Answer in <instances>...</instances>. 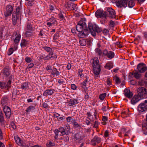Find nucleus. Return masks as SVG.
Returning <instances> with one entry per match:
<instances>
[{"mask_svg":"<svg viewBox=\"0 0 147 147\" xmlns=\"http://www.w3.org/2000/svg\"><path fill=\"white\" fill-rule=\"evenodd\" d=\"M76 30L79 33L78 35L80 38H84L88 34L89 31L88 30L86 23L82 21H80L76 26Z\"/></svg>","mask_w":147,"mask_h":147,"instance_id":"1","label":"nucleus"},{"mask_svg":"<svg viewBox=\"0 0 147 147\" xmlns=\"http://www.w3.org/2000/svg\"><path fill=\"white\" fill-rule=\"evenodd\" d=\"M99 61L98 58L95 57L94 58L92 62L93 73L97 77H98L99 74L101 69V66L99 63Z\"/></svg>","mask_w":147,"mask_h":147,"instance_id":"2","label":"nucleus"},{"mask_svg":"<svg viewBox=\"0 0 147 147\" xmlns=\"http://www.w3.org/2000/svg\"><path fill=\"white\" fill-rule=\"evenodd\" d=\"M88 28L89 31L93 36L96 35V32L99 33L102 31V29L95 24H92L91 23H89Z\"/></svg>","mask_w":147,"mask_h":147,"instance_id":"3","label":"nucleus"},{"mask_svg":"<svg viewBox=\"0 0 147 147\" xmlns=\"http://www.w3.org/2000/svg\"><path fill=\"white\" fill-rule=\"evenodd\" d=\"M137 110L140 113L145 112L147 111V100L140 103L137 107Z\"/></svg>","mask_w":147,"mask_h":147,"instance_id":"4","label":"nucleus"},{"mask_svg":"<svg viewBox=\"0 0 147 147\" xmlns=\"http://www.w3.org/2000/svg\"><path fill=\"white\" fill-rule=\"evenodd\" d=\"M138 95L140 97H144L147 98V90L143 87H140L137 89Z\"/></svg>","mask_w":147,"mask_h":147,"instance_id":"5","label":"nucleus"},{"mask_svg":"<svg viewBox=\"0 0 147 147\" xmlns=\"http://www.w3.org/2000/svg\"><path fill=\"white\" fill-rule=\"evenodd\" d=\"M95 16L98 18H106L107 17V12L101 10H98L95 13Z\"/></svg>","mask_w":147,"mask_h":147,"instance_id":"6","label":"nucleus"},{"mask_svg":"<svg viewBox=\"0 0 147 147\" xmlns=\"http://www.w3.org/2000/svg\"><path fill=\"white\" fill-rule=\"evenodd\" d=\"M107 14L108 17L110 18H115L116 13L115 11L112 8L108 7L107 9Z\"/></svg>","mask_w":147,"mask_h":147,"instance_id":"7","label":"nucleus"},{"mask_svg":"<svg viewBox=\"0 0 147 147\" xmlns=\"http://www.w3.org/2000/svg\"><path fill=\"white\" fill-rule=\"evenodd\" d=\"M129 0H119L116 3V5L119 8L126 7L127 6Z\"/></svg>","mask_w":147,"mask_h":147,"instance_id":"8","label":"nucleus"},{"mask_svg":"<svg viewBox=\"0 0 147 147\" xmlns=\"http://www.w3.org/2000/svg\"><path fill=\"white\" fill-rule=\"evenodd\" d=\"M137 69L140 73H144L147 70V67L143 63H140L137 65Z\"/></svg>","mask_w":147,"mask_h":147,"instance_id":"9","label":"nucleus"},{"mask_svg":"<svg viewBox=\"0 0 147 147\" xmlns=\"http://www.w3.org/2000/svg\"><path fill=\"white\" fill-rule=\"evenodd\" d=\"M3 110L7 118V119H9L11 113L10 108L7 106H5L3 107Z\"/></svg>","mask_w":147,"mask_h":147,"instance_id":"10","label":"nucleus"},{"mask_svg":"<svg viewBox=\"0 0 147 147\" xmlns=\"http://www.w3.org/2000/svg\"><path fill=\"white\" fill-rule=\"evenodd\" d=\"M1 73L4 77L7 78L10 75L11 70L9 67L6 66L2 70Z\"/></svg>","mask_w":147,"mask_h":147,"instance_id":"11","label":"nucleus"},{"mask_svg":"<svg viewBox=\"0 0 147 147\" xmlns=\"http://www.w3.org/2000/svg\"><path fill=\"white\" fill-rule=\"evenodd\" d=\"M84 137V135L81 133H76L74 135V138L76 141H81Z\"/></svg>","mask_w":147,"mask_h":147,"instance_id":"12","label":"nucleus"},{"mask_svg":"<svg viewBox=\"0 0 147 147\" xmlns=\"http://www.w3.org/2000/svg\"><path fill=\"white\" fill-rule=\"evenodd\" d=\"M141 99V97L139 95H134L131 100V103L132 105H135Z\"/></svg>","mask_w":147,"mask_h":147,"instance_id":"13","label":"nucleus"},{"mask_svg":"<svg viewBox=\"0 0 147 147\" xmlns=\"http://www.w3.org/2000/svg\"><path fill=\"white\" fill-rule=\"evenodd\" d=\"M101 142V138L97 136H95L91 140L90 143L93 145L95 146L96 144H98Z\"/></svg>","mask_w":147,"mask_h":147,"instance_id":"14","label":"nucleus"},{"mask_svg":"<svg viewBox=\"0 0 147 147\" xmlns=\"http://www.w3.org/2000/svg\"><path fill=\"white\" fill-rule=\"evenodd\" d=\"M55 92V90L53 89H48L43 93V95L44 96L51 95Z\"/></svg>","mask_w":147,"mask_h":147,"instance_id":"15","label":"nucleus"},{"mask_svg":"<svg viewBox=\"0 0 147 147\" xmlns=\"http://www.w3.org/2000/svg\"><path fill=\"white\" fill-rule=\"evenodd\" d=\"M124 95L125 96L129 98H131L133 94L132 92L130 91V90L128 88H126L124 91Z\"/></svg>","mask_w":147,"mask_h":147,"instance_id":"16","label":"nucleus"},{"mask_svg":"<svg viewBox=\"0 0 147 147\" xmlns=\"http://www.w3.org/2000/svg\"><path fill=\"white\" fill-rule=\"evenodd\" d=\"M32 25V23H27L25 27V30L34 31L35 30V28L33 27Z\"/></svg>","mask_w":147,"mask_h":147,"instance_id":"17","label":"nucleus"},{"mask_svg":"<svg viewBox=\"0 0 147 147\" xmlns=\"http://www.w3.org/2000/svg\"><path fill=\"white\" fill-rule=\"evenodd\" d=\"M8 101V98L6 97H4L1 98V103L3 106H6L7 105Z\"/></svg>","mask_w":147,"mask_h":147,"instance_id":"18","label":"nucleus"},{"mask_svg":"<svg viewBox=\"0 0 147 147\" xmlns=\"http://www.w3.org/2000/svg\"><path fill=\"white\" fill-rule=\"evenodd\" d=\"M44 49L49 53V55L52 56L53 55V51L51 48L47 47H44Z\"/></svg>","mask_w":147,"mask_h":147,"instance_id":"19","label":"nucleus"},{"mask_svg":"<svg viewBox=\"0 0 147 147\" xmlns=\"http://www.w3.org/2000/svg\"><path fill=\"white\" fill-rule=\"evenodd\" d=\"M78 101L76 99H71L68 102V105L69 106H72L74 105L77 104Z\"/></svg>","mask_w":147,"mask_h":147,"instance_id":"20","label":"nucleus"},{"mask_svg":"<svg viewBox=\"0 0 147 147\" xmlns=\"http://www.w3.org/2000/svg\"><path fill=\"white\" fill-rule=\"evenodd\" d=\"M131 74L132 75H134V77L137 79H139L141 76V74L139 73L138 72H133L132 73H131Z\"/></svg>","mask_w":147,"mask_h":147,"instance_id":"21","label":"nucleus"},{"mask_svg":"<svg viewBox=\"0 0 147 147\" xmlns=\"http://www.w3.org/2000/svg\"><path fill=\"white\" fill-rule=\"evenodd\" d=\"M113 67V63L111 62H108L105 65L104 67L107 69H110L111 68H112Z\"/></svg>","mask_w":147,"mask_h":147,"instance_id":"22","label":"nucleus"},{"mask_svg":"<svg viewBox=\"0 0 147 147\" xmlns=\"http://www.w3.org/2000/svg\"><path fill=\"white\" fill-rule=\"evenodd\" d=\"M59 71H57V69L56 68L53 67L52 72L51 73V74L58 76L59 75Z\"/></svg>","mask_w":147,"mask_h":147,"instance_id":"23","label":"nucleus"},{"mask_svg":"<svg viewBox=\"0 0 147 147\" xmlns=\"http://www.w3.org/2000/svg\"><path fill=\"white\" fill-rule=\"evenodd\" d=\"M115 56L114 53L112 51H108L107 57L110 59H112Z\"/></svg>","mask_w":147,"mask_h":147,"instance_id":"24","label":"nucleus"},{"mask_svg":"<svg viewBox=\"0 0 147 147\" xmlns=\"http://www.w3.org/2000/svg\"><path fill=\"white\" fill-rule=\"evenodd\" d=\"M21 88L23 89L26 90L29 87L28 84L27 82H24L21 85Z\"/></svg>","mask_w":147,"mask_h":147,"instance_id":"25","label":"nucleus"},{"mask_svg":"<svg viewBox=\"0 0 147 147\" xmlns=\"http://www.w3.org/2000/svg\"><path fill=\"white\" fill-rule=\"evenodd\" d=\"M20 37V34H18L14 40V43L15 44H18L19 42Z\"/></svg>","mask_w":147,"mask_h":147,"instance_id":"26","label":"nucleus"},{"mask_svg":"<svg viewBox=\"0 0 147 147\" xmlns=\"http://www.w3.org/2000/svg\"><path fill=\"white\" fill-rule=\"evenodd\" d=\"M73 5L70 2H66L65 4V7L68 9H71L72 5Z\"/></svg>","mask_w":147,"mask_h":147,"instance_id":"27","label":"nucleus"},{"mask_svg":"<svg viewBox=\"0 0 147 147\" xmlns=\"http://www.w3.org/2000/svg\"><path fill=\"white\" fill-rule=\"evenodd\" d=\"M128 6L130 8L133 7L135 5V3L133 0H131L128 1Z\"/></svg>","mask_w":147,"mask_h":147,"instance_id":"28","label":"nucleus"},{"mask_svg":"<svg viewBox=\"0 0 147 147\" xmlns=\"http://www.w3.org/2000/svg\"><path fill=\"white\" fill-rule=\"evenodd\" d=\"M13 10V7L11 5H8L6 6V11L12 13Z\"/></svg>","mask_w":147,"mask_h":147,"instance_id":"29","label":"nucleus"},{"mask_svg":"<svg viewBox=\"0 0 147 147\" xmlns=\"http://www.w3.org/2000/svg\"><path fill=\"white\" fill-rule=\"evenodd\" d=\"M32 31L29 30L27 31L25 34L26 36L28 37H30L33 35V33L32 32Z\"/></svg>","mask_w":147,"mask_h":147,"instance_id":"30","label":"nucleus"},{"mask_svg":"<svg viewBox=\"0 0 147 147\" xmlns=\"http://www.w3.org/2000/svg\"><path fill=\"white\" fill-rule=\"evenodd\" d=\"M20 143V144H19V145L20 146L24 147H29L28 144L26 143L25 142H24L22 140H21Z\"/></svg>","mask_w":147,"mask_h":147,"instance_id":"31","label":"nucleus"},{"mask_svg":"<svg viewBox=\"0 0 147 147\" xmlns=\"http://www.w3.org/2000/svg\"><path fill=\"white\" fill-rule=\"evenodd\" d=\"M11 79L10 78V77L9 78V80L7 82V84L6 85L5 87V88H6V89H8L10 87V85L11 83Z\"/></svg>","mask_w":147,"mask_h":147,"instance_id":"32","label":"nucleus"},{"mask_svg":"<svg viewBox=\"0 0 147 147\" xmlns=\"http://www.w3.org/2000/svg\"><path fill=\"white\" fill-rule=\"evenodd\" d=\"M57 57V56L56 55H55L54 56H51V57H49L48 55H47L46 57H44V60H48L52 58H56Z\"/></svg>","mask_w":147,"mask_h":147,"instance_id":"33","label":"nucleus"},{"mask_svg":"<svg viewBox=\"0 0 147 147\" xmlns=\"http://www.w3.org/2000/svg\"><path fill=\"white\" fill-rule=\"evenodd\" d=\"M14 138L16 143L18 145L19 144H20V142L21 140L19 137H18L17 136H16L14 137Z\"/></svg>","mask_w":147,"mask_h":147,"instance_id":"34","label":"nucleus"},{"mask_svg":"<svg viewBox=\"0 0 147 147\" xmlns=\"http://www.w3.org/2000/svg\"><path fill=\"white\" fill-rule=\"evenodd\" d=\"M80 43L81 46H84L86 44V40L84 39H82L80 40Z\"/></svg>","mask_w":147,"mask_h":147,"instance_id":"35","label":"nucleus"},{"mask_svg":"<svg viewBox=\"0 0 147 147\" xmlns=\"http://www.w3.org/2000/svg\"><path fill=\"white\" fill-rule=\"evenodd\" d=\"M69 137L67 135L61 138V140H63L65 142H67L69 141Z\"/></svg>","mask_w":147,"mask_h":147,"instance_id":"36","label":"nucleus"},{"mask_svg":"<svg viewBox=\"0 0 147 147\" xmlns=\"http://www.w3.org/2000/svg\"><path fill=\"white\" fill-rule=\"evenodd\" d=\"M95 51L99 55H102V53L101 50L98 48H97L95 49Z\"/></svg>","mask_w":147,"mask_h":147,"instance_id":"37","label":"nucleus"},{"mask_svg":"<svg viewBox=\"0 0 147 147\" xmlns=\"http://www.w3.org/2000/svg\"><path fill=\"white\" fill-rule=\"evenodd\" d=\"M55 145V144L54 143L52 142L51 141H50L49 142L47 143L46 144L47 147H53Z\"/></svg>","mask_w":147,"mask_h":147,"instance_id":"38","label":"nucleus"},{"mask_svg":"<svg viewBox=\"0 0 147 147\" xmlns=\"http://www.w3.org/2000/svg\"><path fill=\"white\" fill-rule=\"evenodd\" d=\"M88 82V81L87 80V78H86V79L81 84V86L82 88H85L86 87V82Z\"/></svg>","mask_w":147,"mask_h":147,"instance_id":"39","label":"nucleus"},{"mask_svg":"<svg viewBox=\"0 0 147 147\" xmlns=\"http://www.w3.org/2000/svg\"><path fill=\"white\" fill-rule=\"evenodd\" d=\"M12 13V12L6 11L4 13V15L5 17L7 18L9 16H10Z\"/></svg>","mask_w":147,"mask_h":147,"instance_id":"40","label":"nucleus"},{"mask_svg":"<svg viewBox=\"0 0 147 147\" xmlns=\"http://www.w3.org/2000/svg\"><path fill=\"white\" fill-rule=\"evenodd\" d=\"M12 13V12L6 11L4 13V15L5 17L7 18L9 16H10Z\"/></svg>","mask_w":147,"mask_h":147,"instance_id":"41","label":"nucleus"},{"mask_svg":"<svg viewBox=\"0 0 147 147\" xmlns=\"http://www.w3.org/2000/svg\"><path fill=\"white\" fill-rule=\"evenodd\" d=\"M27 42L25 39H23L22 40L20 44L21 46L22 47H25L26 46Z\"/></svg>","mask_w":147,"mask_h":147,"instance_id":"42","label":"nucleus"},{"mask_svg":"<svg viewBox=\"0 0 147 147\" xmlns=\"http://www.w3.org/2000/svg\"><path fill=\"white\" fill-rule=\"evenodd\" d=\"M6 86V84L4 82H0V87L1 88L3 89L5 88V89H6V88H5Z\"/></svg>","mask_w":147,"mask_h":147,"instance_id":"43","label":"nucleus"},{"mask_svg":"<svg viewBox=\"0 0 147 147\" xmlns=\"http://www.w3.org/2000/svg\"><path fill=\"white\" fill-rule=\"evenodd\" d=\"M49 21H50L51 22H52V24H55L56 22V20L54 17H52L50 18L49 20Z\"/></svg>","mask_w":147,"mask_h":147,"instance_id":"44","label":"nucleus"},{"mask_svg":"<svg viewBox=\"0 0 147 147\" xmlns=\"http://www.w3.org/2000/svg\"><path fill=\"white\" fill-rule=\"evenodd\" d=\"M0 123L2 124H4V120L3 114L0 115Z\"/></svg>","mask_w":147,"mask_h":147,"instance_id":"45","label":"nucleus"},{"mask_svg":"<svg viewBox=\"0 0 147 147\" xmlns=\"http://www.w3.org/2000/svg\"><path fill=\"white\" fill-rule=\"evenodd\" d=\"M114 80L116 82L117 84L121 82V80L117 76H115L114 78Z\"/></svg>","mask_w":147,"mask_h":147,"instance_id":"46","label":"nucleus"},{"mask_svg":"<svg viewBox=\"0 0 147 147\" xmlns=\"http://www.w3.org/2000/svg\"><path fill=\"white\" fill-rule=\"evenodd\" d=\"M106 95V93H104L100 94L99 96V98L101 100H103Z\"/></svg>","mask_w":147,"mask_h":147,"instance_id":"47","label":"nucleus"},{"mask_svg":"<svg viewBox=\"0 0 147 147\" xmlns=\"http://www.w3.org/2000/svg\"><path fill=\"white\" fill-rule=\"evenodd\" d=\"M13 48H11L9 49L7 52V54L9 55H11L13 52Z\"/></svg>","mask_w":147,"mask_h":147,"instance_id":"48","label":"nucleus"},{"mask_svg":"<svg viewBox=\"0 0 147 147\" xmlns=\"http://www.w3.org/2000/svg\"><path fill=\"white\" fill-rule=\"evenodd\" d=\"M21 12V9L20 7L19 6L16 9V13L17 15H19L20 14ZM15 13H16V12H15Z\"/></svg>","mask_w":147,"mask_h":147,"instance_id":"49","label":"nucleus"},{"mask_svg":"<svg viewBox=\"0 0 147 147\" xmlns=\"http://www.w3.org/2000/svg\"><path fill=\"white\" fill-rule=\"evenodd\" d=\"M46 70L49 72H51L52 71L51 66L50 65H47L46 68Z\"/></svg>","mask_w":147,"mask_h":147,"instance_id":"50","label":"nucleus"},{"mask_svg":"<svg viewBox=\"0 0 147 147\" xmlns=\"http://www.w3.org/2000/svg\"><path fill=\"white\" fill-rule=\"evenodd\" d=\"M34 107L33 106H30L28 107L27 109L26 110V111L27 112H29L33 109H34Z\"/></svg>","mask_w":147,"mask_h":147,"instance_id":"51","label":"nucleus"},{"mask_svg":"<svg viewBox=\"0 0 147 147\" xmlns=\"http://www.w3.org/2000/svg\"><path fill=\"white\" fill-rule=\"evenodd\" d=\"M26 1H28V6H32L33 5V0H25Z\"/></svg>","mask_w":147,"mask_h":147,"instance_id":"52","label":"nucleus"},{"mask_svg":"<svg viewBox=\"0 0 147 147\" xmlns=\"http://www.w3.org/2000/svg\"><path fill=\"white\" fill-rule=\"evenodd\" d=\"M102 33L104 35H107L108 34L109 30L107 29H104L102 30Z\"/></svg>","mask_w":147,"mask_h":147,"instance_id":"53","label":"nucleus"},{"mask_svg":"<svg viewBox=\"0 0 147 147\" xmlns=\"http://www.w3.org/2000/svg\"><path fill=\"white\" fill-rule=\"evenodd\" d=\"M32 59L30 58V57H27L25 58V60L26 62L28 63H30L32 61Z\"/></svg>","mask_w":147,"mask_h":147,"instance_id":"54","label":"nucleus"},{"mask_svg":"<svg viewBox=\"0 0 147 147\" xmlns=\"http://www.w3.org/2000/svg\"><path fill=\"white\" fill-rule=\"evenodd\" d=\"M82 70H81L80 69L78 70V75L80 76V77H82L84 75L82 73Z\"/></svg>","mask_w":147,"mask_h":147,"instance_id":"55","label":"nucleus"},{"mask_svg":"<svg viewBox=\"0 0 147 147\" xmlns=\"http://www.w3.org/2000/svg\"><path fill=\"white\" fill-rule=\"evenodd\" d=\"M121 43L120 42H117L115 43V45H117L119 48H122L123 46L121 44Z\"/></svg>","mask_w":147,"mask_h":147,"instance_id":"56","label":"nucleus"},{"mask_svg":"<svg viewBox=\"0 0 147 147\" xmlns=\"http://www.w3.org/2000/svg\"><path fill=\"white\" fill-rule=\"evenodd\" d=\"M61 133V136H63L65 134H66V135H68L69 134V130H67V131L66 132L65 131H63L62 132H60Z\"/></svg>","mask_w":147,"mask_h":147,"instance_id":"57","label":"nucleus"},{"mask_svg":"<svg viewBox=\"0 0 147 147\" xmlns=\"http://www.w3.org/2000/svg\"><path fill=\"white\" fill-rule=\"evenodd\" d=\"M58 16L61 20H63L64 18V16H63L61 12H60L59 13L58 15Z\"/></svg>","mask_w":147,"mask_h":147,"instance_id":"58","label":"nucleus"},{"mask_svg":"<svg viewBox=\"0 0 147 147\" xmlns=\"http://www.w3.org/2000/svg\"><path fill=\"white\" fill-rule=\"evenodd\" d=\"M17 17H14L12 18L13 24V25H15L16 24Z\"/></svg>","mask_w":147,"mask_h":147,"instance_id":"59","label":"nucleus"},{"mask_svg":"<svg viewBox=\"0 0 147 147\" xmlns=\"http://www.w3.org/2000/svg\"><path fill=\"white\" fill-rule=\"evenodd\" d=\"M11 126L13 129H15L16 128V126L15 124L13 121H12L11 122Z\"/></svg>","mask_w":147,"mask_h":147,"instance_id":"60","label":"nucleus"},{"mask_svg":"<svg viewBox=\"0 0 147 147\" xmlns=\"http://www.w3.org/2000/svg\"><path fill=\"white\" fill-rule=\"evenodd\" d=\"M107 84L109 86L111 85V80L109 78H107Z\"/></svg>","mask_w":147,"mask_h":147,"instance_id":"61","label":"nucleus"},{"mask_svg":"<svg viewBox=\"0 0 147 147\" xmlns=\"http://www.w3.org/2000/svg\"><path fill=\"white\" fill-rule=\"evenodd\" d=\"M114 22L112 20H111L109 22V26L112 27H114L115 26Z\"/></svg>","mask_w":147,"mask_h":147,"instance_id":"62","label":"nucleus"},{"mask_svg":"<svg viewBox=\"0 0 147 147\" xmlns=\"http://www.w3.org/2000/svg\"><path fill=\"white\" fill-rule=\"evenodd\" d=\"M17 90L16 89L14 90L13 91L12 97L15 96L17 95Z\"/></svg>","mask_w":147,"mask_h":147,"instance_id":"63","label":"nucleus"},{"mask_svg":"<svg viewBox=\"0 0 147 147\" xmlns=\"http://www.w3.org/2000/svg\"><path fill=\"white\" fill-rule=\"evenodd\" d=\"M59 36V34L58 32L56 33L54 35L53 39L54 40H56L57 38Z\"/></svg>","mask_w":147,"mask_h":147,"instance_id":"64","label":"nucleus"}]
</instances>
